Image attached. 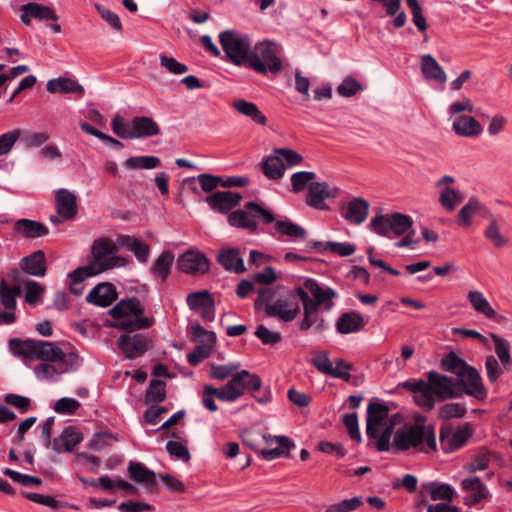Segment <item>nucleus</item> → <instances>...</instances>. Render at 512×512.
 <instances>
[{"mask_svg":"<svg viewBox=\"0 0 512 512\" xmlns=\"http://www.w3.org/2000/svg\"><path fill=\"white\" fill-rule=\"evenodd\" d=\"M425 377V380L409 379L400 384L414 394V402L424 411L433 410L436 402L460 398L454 377L435 370L427 371Z\"/></svg>","mask_w":512,"mask_h":512,"instance_id":"nucleus-1","label":"nucleus"},{"mask_svg":"<svg viewBox=\"0 0 512 512\" xmlns=\"http://www.w3.org/2000/svg\"><path fill=\"white\" fill-rule=\"evenodd\" d=\"M8 347L15 357H22L30 361L37 359L63 364L62 372L76 371L81 362L77 353H65L61 348L49 341L11 338L8 341Z\"/></svg>","mask_w":512,"mask_h":512,"instance_id":"nucleus-2","label":"nucleus"},{"mask_svg":"<svg viewBox=\"0 0 512 512\" xmlns=\"http://www.w3.org/2000/svg\"><path fill=\"white\" fill-rule=\"evenodd\" d=\"M437 443L432 426L404 424L393 438V448L398 451L414 449L417 452L429 453L436 451Z\"/></svg>","mask_w":512,"mask_h":512,"instance_id":"nucleus-3","label":"nucleus"},{"mask_svg":"<svg viewBox=\"0 0 512 512\" xmlns=\"http://www.w3.org/2000/svg\"><path fill=\"white\" fill-rule=\"evenodd\" d=\"M389 407L378 399L370 401L367 407L366 434L371 439H378L376 448L378 451L390 449V438L394 424L388 421Z\"/></svg>","mask_w":512,"mask_h":512,"instance_id":"nucleus-4","label":"nucleus"},{"mask_svg":"<svg viewBox=\"0 0 512 512\" xmlns=\"http://www.w3.org/2000/svg\"><path fill=\"white\" fill-rule=\"evenodd\" d=\"M281 52V46L273 41L258 42L251 48L246 66L262 75L268 72L277 74L283 67Z\"/></svg>","mask_w":512,"mask_h":512,"instance_id":"nucleus-5","label":"nucleus"},{"mask_svg":"<svg viewBox=\"0 0 512 512\" xmlns=\"http://www.w3.org/2000/svg\"><path fill=\"white\" fill-rule=\"evenodd\" d=\"M113 132L122 139H138L157 136L161 133L158 123L148 116H136L128 123L120 115L111 121Z\"/></svg>","mask_w":512,"mask_h":512,"instance_id":"nucleus-6","label":"nucleus"},{"mask_svg":"<svg viewBox=\"0 0 512 512\" xmlns=\"http://www.w3.org/2000/svg\"><path fill=\"white\" fill-rule=\"evenodd\" d=\"M219 42L227 62L236 66L247 65L252 48L250 37L247 34L236 30H225L219 34Z\"/></svg>","mask_w":512,"mask_h":512,"instance_id":"nucleus-7","label":"nucleus"},{"mask_svg":"<svg viewBox=\"0 0 512 512\" xmlns=\"http://www.w3.org/2000/svg\"><path fill=\"white\" fill-rule=\"evenodd\" d=\"M258 219L265 224H270L275 221L272 212L255 202L246 203L243 209L235 210L228 216V221L231 226L247 229L251 232L257 230Z\"/></svg>","mask_w":512,"mask_h":512,"instance_id":"nucleus-8","label":"nucleus"},{"mask_svg":"<svg viewBox=\"0 0 512 512\" xmlns=\"http://www.w3.org/2000/svg\"><path fill=\"white\" fill-rule=\"evenodd\" d=\"M473 434L474 431L468 423L457 427L442 426L439 430L440 449L445 454L456 452L468 443Z\"/></svg>","mask_w":512,"mask_h":512,"instance_id":"nucleus-9","label":"nucleus"},{"mask_svg":"<svg viewBox=\"0 0 512 512\" xmlns=\"http://www.w3.org/2000/svg\"><path fill=\"white\" fill-rule=\"evenodd\" d=\"M456 390L460 393V398L466 394L478 401H483L487 397V389L483 383L482 377L478 370L469 366L461 376L454 377Z\"/></svg>","mask_w":512,"mask_h":512,"instance_id":"nucleus-10","label":"nucleus"},{"mask_svg":"<svg viewBox=\"0 0 512 512\" xmlns=\"http://www.w3.org/2000/svg\"><path fill=\"white\" fill-rule=\"evenodd\" d=\"M186 303L190 310L200 312L204 321L212 322L215 320V299L208 290L188 294Z\"/></svg>","mask_w":512,"mask_h":512,"instance_id":"nucleus-11","label":"nucleus"},{"mask_svg":"<svg viewBox=\"0 0 512 512\" xmlns=\"http://www.w3.org/2000/svg\"><path fill=\"white\" fill-rule=\"evenodd\" d=\"M340 190L337 187H330L326 182H312L308 186L306 203L310 207L319 210H328L329 207L324 200L327 198H336Z\"/></svg>","mask_w":512,"mask_h":512,"instance_id":"nucleus-12","label":"nucleus"},{"mask_svg":"<svg viewBox=\"0 0 512 512\" xmlns=\"http://www.w3.org/2000/svg\"><path fill=\"white\" fill-rule=\"evenodd\" d=\"M462 491L467 493L465 504L475 506L491 497L487 486L477 476L465 478L461 481Z\"/></svg>","mask_w":512,"mask_h":512,"instance_id":"nucleus-13","label":"nucleus"},{"mask_svg":"<svg viewBox=\"0 0 512 512\" xmlns=\"http://www.w3.org/2000/svg\"><path fill=\"white\" fill-rule=\"evenodd\" d=\"M177 266L187 274H205L209 270V261L202 253L189 250L178 258Z\"/></svg>","mask_w":512,"mask_h":512,"instance_id":"nucleus-14","label":"nucleus"},{"mask_svg":"<svg viewBox=\"0 0 512 512\" xmlns=\"http://www.w3.org/2000/svg\"><path fill=\"white\" fill-rule=\"evenodd\" d=\"M118 346L128 359L140 357L148 350V339L143 334L121 335Z\"/></svg>","mask_w":512,"mask_h":512,"instance_id":"nucleus-15","label":"nucleus"},{"mask_svg":"<svg viewBox=\"0 0 512 512\" xmlns=\"http://www.w3.org/2000/svg\"><path fill=\"white\" fill-rule=\"evenodd\" d=\"M55 206L62 220H71L77 215V197L67 189H58L55 192Z\"/></svg>","mask_w":512,"mask_h":512,"instance_id":"nucleus-16","label":"nucleus"},{"mask_svg":"<svg viewBox=\"0 0 512 512\" xmlns=\"http://www.w3.org/2000/svg\"><path fill=\"white\" fill-rule=\"evenodd\" d=\"M20 19L23 24L29 25L31 18H35L40 21L52 20L57 21L58 16L55 11L47 6H43L36 2H29L20 6Z\"/></svg>","mask_w":512,"mask_h":512,"instance_id":"nucleus-17","label":"nucleus"},{"mask_svg":"<svg viewBox=\"0 0 512 512\" xmlns=\"http://www.w3.org/2000/svg\"><path fill=\"white\" fill-rule=\"evenodd\" d=\"M304 287L313 295V307L318 309L321 305H324L326 310L332 308V300L337 297V293L334 289L330 287L322 288L317 281L313 279H307L304 283Z\"/></svg>","mask_w":512,"mask_h":512,"instance_id":"nucleus-18","label":"nucleus"},{"mask_svg":"<svg viewBox=\"0 0 512 512\" xmlns=\"http://www.w3.org/2000/svg\"><path fill=\"white\" fill-rule=\"evenodd\" d=\"M128 476L145 488L155 491L157 489L156 473L148 469L141 462L130 461L127 468Z\"/></svg>","mask_w":512,"mask_h":512,"instance_id":"nucleus-19","label":"nucleus"},{"mask_svg":"<svg viewBox=\"0 0 512 512\" xmlns=\"http://www.w3.org/2000/svg\"><path fill=\"white\" fill-rule=\"evenodd\" d=\"M242 199L239 193L232 191H218L206 198L211 209L219 213H227L236 207Z\"/></svg>","mask_w":512,"mask_h":512,"instance_id":"nucleus-20","label":"nucleus"},{"mask_svg":"<svg viewBox=\"0 0 512 512\" xmlns=\"http://www.w3.org/2000/svg\"><path fill=\"white\" fill-rule=\"evenodd\" d=\"M370 204L362 197H357L344 205L341 215L350 223L359 225L369 214Z\"/></svg>","mask_w":512,"mask_h":512,"instance_id":"nucleus-21","label":"nucleus"},{"mask_svg":"<svg viewBox=\"0 0 512 512\" xmlns=\"http://www.w3.org/2000/svg\"><path fill=\"white\" fill-rule=\"evenodd\" d=\"M117 299V291L111 283H100L96 285L87 295L86 300L88 303L108 307Z\"/></svg>","mask_w":512,"mask_h":512,"instance_id":"nucleus-22","label":"nucleus"},{"mask_svg":"<svg viewBox=\"0 0 512 512\" xmlns=\"http://www.w3.org/2000/svg\"><path fill=\"white\" fill-rule=\"evenodd\" d=\"M300 308L297 303L290 304L287 299H277L273 304L265 307V313L269 317H277L284 322L293 321Z\"/></svg>","mask_w":512,"mask_h":512,"instance_id":"nucleus-23","label":"nucleus"},{"mask_svg":"<svg viewBox=\"0 0 512 512\" xmlns=\"http://www.w3.org/2000/svg\"><path fill=\"white\" fill-rule=\"evenodd\" d=\"M366 325L363 316L356 311L345 312L336 322V330L340 334H351L361 331Z\"/></svg>","mask_w":512,"mask_h":512,"instance_id":"nucleus-24","label":"nucleus"},{"mask_svg":"<svg viewBox=\"0 0 512 512\" xmlns=\"http://www.w3.org/2000/svg\"><path fill=\"white\" fill-rule=\"evenodd\" d=\"M118 251V244L107 238L96 239L92 245V258L91 264L98 269V266L104 265V262L108 257Z\"/></svg>","mask_w":512,"mask_h":512,"instance_id":"nucleus-25","label":"nucleus"},{"mask_svg":"<svg viewBox=\"0 0 512 512\" xmlns=\"http://www.w3.org/2000/svg\"><path fill=\"white\" fill-rule=\"evenodd\" d=\"M116 241L119 247L133 252L139 262L145 263L148 260L150 247L138 238L129 235H119Z\"/></svg>","mask_w":512,"mask_h":512,"instance_id":"nucleus-26","label":"nucleus"},{"mask_svg":"<svg viewBox=\"0 0 512 512\" xmlns=\"http://www.w3.org/2000/svg\"><path fill=\"white\" fill-rule=\"evenodd\" d=\"M144 307L140 300L136 297L119 301L113 308L109 310L110 315L114 319H127L128 316H139L143 313Z\"/></svg>","mask_w":512,"mask_h":512,"instance_id":"nucleus-27","label":"nucleus"},{"mask_svg":"<svg viewBox=\"0 0 512 512\" xmlns=\"http://www.w3.org/2000/svg\"><path fill=\"white\" fill-rule=\"evenodd\" d=\"M14 230L24 238H40L49 233V229L45 224L26 218L17 220L14 224Z\"/></svg>","mask_w":512,"mask_h":512,"instance_id":"nucleus-28","label":"nucleus"},{"mask_svg":"<svg viewBox=\"0 0 512 512\" xmlns=\"http://www.w3.org/2000/svg\"><path fill=\"white\" fill-rule=\"evenodd\" d=\"M311 363L319 372L325 375L339 378L344 381H349L351 379L350 373H346V371H342L340 369H334L333 362L329 359V355L325 351L316 354L312 358Z\"/></svg>","mask_w":512,"mask_h":512,"instance_id":"nucleus-29","label":"nucleus"},{"mask_svg":"<svg viewBox=\"0 0 512 512\" xmlns=\"http://www.w3.org/2000/svg\"><path fill=\"white\" fill-rule=\"evenodd\" d=\"M263 439L267 444L277 443L279 447L272 449H259L258 453L264 460L271 461L285 454L293 444L286 436L263 435Z\"/></svg>","mask_w":512,"mask_h":512,"instance_id":"nucleus-30","label":"nucleus"},{"mask_svg":"<svg viewBox=\"0 0 512 512\" xmlns=\"http://www.w3.org/2000/svg\"><path fill=\"white\" fill-rule=\"evenodd\" d=\"M232 107L239 114L248 117L257 125L265 126L267 124V117L253 102L244 99H236L233 101Z\"/></svg>","mask_w":512,"mask_h":512,"instance_id":"nucleus-31","label":"nucleus"},{"mask_svg":"<svg viewBox=\"0 0 512 512\" xmlns=\"http://www.w3.org/2000/svg\"><path fill=\"white\" fill-rule=\"evenodd\" d=\"M21 269L29 275L42 277L46 273L45 254L37 250L20 261Z\"/></svg>","mask_w":512,"mask_h":512,"instance_id":"nucleus-32","label":"nucleus"},{"mask_svg":"<svg viewBox=\"0 0 512 512\" xmlns=\"http://www.w3.org/2000/svg\"><path fill=\"white\" fill-rule=\"evenodd\" d=\"M454 132L462 137H475L482 133L481 124L472 116L462 115L453 121Z\"/></svg>","mask_w":512,"mask_h":512,"instance_id":"nucleus-33","label":"nucleus"},{"mask_svg":"<svg viewBox=\"0 0 512 512\" xmlns=\"http://www.w3.org/2000/svg\"><path fill=\"white\" fill-rule=\"evenodd\" d=\"M467 299L470 302L472 308L480 314H483L486 318L500 322L502 317H499L495 310L491 307L488 300L485 298L482 292L477 290H471L467 294Z\"/></svg>","mask_w":512,"mask_h":512,"instance_id":"nucleus-34","label":"nucleus"},{"mask_svg":"<svg viewBox=\"0 0 512 512\" xmlns=\"http://www.w3.org/2000/svg\"><path fill=\"white\" fill-rule=\"evenodd\" d=\"M218 262L228 271L243 273L245 266L238 249L229 248L221 250L218 254Z\"/></svg>","mask_w":512,"mask_h":512,"instance_id":"nucleus-35","label":"nucleus"},{"mask_svg":"<svg viewBox=\"0 0 512 512\" xmlns=\"http://www.w3.org/2000/svg\"><path fill=\"white\" fill-rule=\"evenodd\" d=\"M173 262V253L170 251H163L151 266V275L156 279H160L162 282L166 281L171 273Z\"/></svg>","mask_w":512,"mask_h":512,"instance_id":"nucleus-36","label":"nucleus"},{"mask_svg":"<svg viewBox=\"0 0 512 512\" xmlns=\"http://www.w3.org/2000/svg\"><path fill=\"white\" fill-rule=\"evenodd\" d=\"M421 70L425 78L435 80L439 83H445L446 74L435 58L429 54L421 58Z\"/></svg>","mask_w":512,"mask_h":512,"instance_id":"nucleus-37","label":"nucleus"},{"mask_svg":"<svg viewBox=\"0 0 512 512\" xmlns=\"http://www.w3.org/2000/svg\"><path fill=\"white\" fill-rule=\"evenodd\" d=\"M422 489L429 494L433 501H451L455 496V489L451 485L437 481L423 484Z\"/></svg>","mask_w":512,"mask_h":512,"instance_id":"nucleus-38","label":"nucleus"},{"mask_svg":"<svg viewBox=\"0 0 512 512\" xmlns=\"http://www.w3.org/2000/svg\"><path fill=\"white\" fill-rule=\"evenodd\" d=\"M469 366L470 365L454 351L446 354L439 363V367L442 371L453 374L456 377L461 376Z\"/></svg>","mask_w":512,"mask_h":512,"instance_id":"nucleus-39","label":"nucleus"},{"mask_svg":"<svg viewBox=\"0 0 512 512\" xmlns=\"http://www.w3.org/2000/svg\"><path fill=\"white\" fill-rule=\"evenodd\" d=\"M490 337L494 343L496 358L500 361L505 370H509L512 365L510 342L495 333H491Z\"/></svg>","mask_w":512,"mask_h":512,"instance_id":"nucleus-40","label":"nucleus"},{"mask_svg":"<svg viewBox=\"0 0 512 512\" xmlns=\"http://www.w3.org/2000/svg\"><path fill=\"white\" fill-rule=\"evenodd\" d=\"M100 274L98 269H96L91 263L90 265L81 266L73 270L68 274L69 279L71 280L70 290L74 294H80L82 291V287L78 288L82 284L84 280Z\"/></svg>","mask_w":512,"mask_h":512,"instance_id":"nucleus-41","label":"nucleus"},{"mask_svg":"<svg viewBox=\"0 0 512 512\" xmlns=\"http://www.w3.org/2000/svg\"><path fill=\"white\" fill-rule=\"evenodd\" d=\"M47 90L50 93H84V88L77 81L61 77L49 80Z\"/></svg>","mask_w":512,"mask_h":512,"instance_id":"nucleus-42","label":"nucleus"},{"mask_svg":"<svg viewBox=\"0 0 512 512\" xmlns=\"http://www.w3.org/2000/svg\"><path fill=\"white\" fill-rule=\"evenodd\" d=\"M262 171L267 178L278 180L284 174L285 164L279 155L273 154L263 160Z\"/></svg>","mask_w":512,"mask_h":512,"instance_id":"nucleus-43","label":"nucleus"},{"mask_svg":"<svg viewBox=\"0 0 512 512\" xmlns=\"http://www.w3.org/2000/svg\"><path fill=\"white\" fill-rule=\"evenodd\" d=\"M393 214L376 215L370 222L369 227L376 234L390 237V233H393Z\"/></svg>","mask_w":512,"mask_h":512,"instance_id":"nucleus-44","label":"nucleus"},{"mask_svg":"<svg viewBox=\"0 0 512 512\" xmlns=\"http://www.w3.org/2000/svg\"><path fill=\"white\" fill-rule=\"evenodd\" d=\"M166 399V383L162 380L153 379L150 381L145 394V403L158 404Z\"/></svg>","mask_w":512,"mask_h":512,"instance_id":"nucleus-45","label":"nucleus"},{"mask_svg":"<svg viewBox=\"0 0 512 512\" xmlns=\"http://www.w3.org/2000/svg\"><path fill=\"white\" fill-rule=\"evenodd\" d=\"M124 166L127 169H155L161 166V160L156 156H135L125 160Z\"/></svg>","mask_w":512,"mask_h":512,"instance_id":"nucleus-46","label":"nucleus"},{"mask_svg":"<svg viewBox=\"0 0 512 512\" xmlns=\"http://www.w3.org/2000/svg\"><path fill=\"white\" fill-rule=\"evenodd\" d=\"M274 228L281 235L288 236L295 240L296 239L303 240L306 238V235H307L306 230L302 226H300L296 223H293L291 221H282V220L276 221Z\"/></svg>","mask_w":512,"mask_h":512,"instance_id":"nucleus-47","label":"nucleus"},{"mask_svg":"<svg viewBox=\"0 0 512 512\" xmlns=\"http://www.w3.org/2000/svg\"><path fill=\"white\" fill-rule=\"evenodd\" d=\"M21 293L19 286L9 287L5 280L0 283V299L2 305L8 310H14L17 302L16 297Z\"/></svg>","mask_w":512,"mask_h":512,"instance_id":"nucleus-48","label":"nucleus"},{"mask_svg":"<svg viewBox=\"0 0 512 512\" xmlns=\"http://www.w3.org/2000/svg\"><path fill=\"white\" fill-rule=\"evenodd\" d=\"M464 200L463 195L456 189L445 187L439 196L441 205L448 211H453L455 207Z\"/></svg>","mask_w":512,"mask_h":512,"instance_id":"nucleus-49","label":"nucleus"},{"mask_svg":"<svg viewBox=\"0 0 512 512\" xmlns=\"http://www.w3.org/2000/svg\"><path fill=\"white\" fill-rule=\"evenodd\" d=\"M235 377L238 380V384L240 386V391H242V394L244 393L245 389L257 391L262 386L261 379L257 375L251 374L247 370L237 372L235 374Z\"/></svg>","mask_w":512,"mask_h":512,"instance_id":"nucleus-50","label":"nucleus"},{"mask_svg":"<svg viewBox=\"0 0 512 512\" xmlns=\"http://www.w3.org/2000/svg\"><path fill=\"white\" fill-rule=\"evenodd\" d=\"M480 208L479 201L472 197L466 205H464L457 215V222L459 225L467 227L471 224V218L477 213Z\"/></svg>","mask_w":512,"mask_h":512,"instance_id":"nucleus-51","label":"nucleus"},{"mask_svg":"<svg viewBox=\"0 0 512 512\" xmlns=\"http://www.w3.org/2000/svg\"><path fill=\"white\" fill-rule=\"evenodd\" d=\"M154 324L152 317H136L135 319H123L112 326L118 327L123 330H140L147 329Z\"/></svg>","mask_w":512,"mask_h":512,"instance_id":"nucleus-52","label":"nucleus"},{"mask_svg":"<svg viewBox=\"0 0 512 512\" xmlns=\"http://www.w3.org/2000/svg\"><path fill=\"white\" fill-rule=\"evenodd\" d=\"M63 446L66 452H71L83 439L81 432L76 427H65L62 432Z\"/></svg>","mask_w":512,"mask_h":512,"instance_id":"nucleus-53","label":"nucleus"},{"mask_svg":"<svg viewBox=\"0 0 512 512\" xmlns=\"http://www.w3.org/2000/svg\"><path fill=\"white\" fill-rule=\"evenodd\" d=\"M467 409L461 403H447L439 408L438 416L440 419L449 420L453 418H462L465 416Z\"/></svg>","mask_w":512,"mask_h":512,"instance_id":"nucleus-54","label":"nucleus"},{"mask_svg":"<svg viewBox=\"0 0 512 512\" xmlns=\"http://www.w3.org/2000/svg\"><path fill=\"white\" fill-rule=\"evenodd\" d=\"M484 236L490 240L496 248H500L508 244V239L500 233L498 224L494 217H491L490 223L484 232Z\"/></svg>","mask_w":512,"mask_h":512,"instance_id":"nucleus-55","label":"nucleus"},{"mask_svg":"<svg viewBox=\"0 0 512 512\" xmlns=\"http://www.w3.org/2000/svg\"><path fill=\"white\" fill-rule=\"evenodd\" d=\"M63 364L40 363L34 367V373L39 380L52 379L56 375L65 374L62 372Z\"/></svg>","mask_w":512,"mask_h":512,"instance_id":"nucleus-56","label":"nucleus"},{"mask_svg":"<svg viewBox=\"0 0 512 512\" xmlns=\"http://www.w3.org/2000/svg\"><path fill=\"white\" fill-rule=\"evenodd\" d=\"M362 505V498L356 496L351 499H344L338 503L327 506L325 512H352L357 510Z\"/></svg>","mask_w":512,"mask_h":512,"instance_id":"nucleus-57","label":"nucleus"},{"mask_svg":"<svg viewBox=\"0 0 512 512\" xmlns=\"http://www.w3.org/2000/svg\"><path fill=\"white\" fill-rule=\"evenodd\" d=\"M490 464V453L481 450L473 459L465 465V469L469 473L486 470Z\"/></svg>","mask_w":512,"mask_h":512,"instance_id":"nucleus-58","label":"nucleus"},{"mask_svg":"<svg viewBox=\"0 0 512 512\" xmlns=\"http://www.w3.org/2000/svg\"><path fill=\"white\" fill-rule=\"evenodd\" d=\"M485 369L487 378L491 383L496 382L505 370L500 361L493 355H488L485 358Z\"/></svg>","mask_w":512,"mask_h":512,"instance_id":"nucleus-59","label":"nucleus"},{"mask_svg":"<svg viewBox=\"0 0 512 512\" xmlns=\"http://www.w3.org/2000/svg\"><path fill=\"white\" fill-rule=\"evenodd\" d=\"M316 178V174L310 171H300L292 174L291 184L293 192L304 190L307 185Z\"/></svg>","mask_w":512,"mask_h":512,"instance_id":"nucleus-60","label":"nucleus"},{"mask_svg":"<svg viewBox=\"0 0 512 512\" xmlns=\"http://www.w3.org/2000/svg\"><path fill=\"white\" fill-rule=\"evenodd\" d=\"M190 334L194 340L205 342L204 344L214 345L216 342V334L212 331L206 330L199 323L191 325Z\"/></svg>","mask_w":512,"mask_h":512,"instance_id":"nucleus-61","label":"nucleus"},{"mask_svg":"<svg viewBox=\"0 0 512 512\" xmlns=\"http://www.w3.org/2000/svg\"><path fill=\"white\" fill-rule=\"evenodd\" d=\"M254 334L264 345H275L282 340L280 332L271 331L264 325H259Z\"/></svg>","mask_w":512,"mask_h":512,"instance_id":"nucleus-62","label":"nucleus"},{"mask_svg":"<svg viewBox=\"0 0 512 512\" xmlns=\"http://www.w3.org/2000/svg\"><path fill=\"white\" fill-rule=\"evenodd\" d=\"M362 85L353 77L347 76L337 87V93L343 97L349 98L361 91Z\"/></svg>","mask_w":512,"mask_h":512,"instance_id":"nucleus-63","label":"nucleus"},{"mask_svg":"<svg viewBox=\"0 0 512 512\" xmlns=\"http://www.w3.org/2000/svg\"><path fill=\"white\" fill-rule=\"evenodd\" d=\"M166 450L172 457L184 462H188L191 458L188 448L179 441H168L166 443Z\"/></svg>","mask_w":512,"mask_h":512,"instance_id":"nucleus-64","label":"nucleus"}]
</instances>
